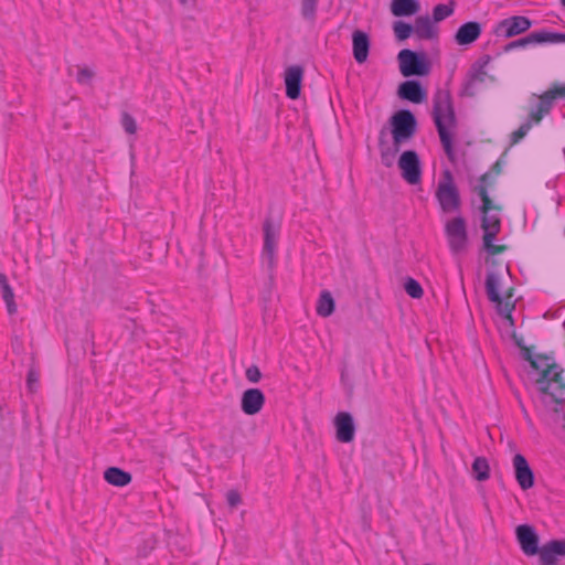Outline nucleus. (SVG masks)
<instances>
[{"label":"nucleus","instance_id":"f257e3e1","mask_svg":"<svg viewBox=\"0 0 565 565\" xmlns=\"http://www.w3.org/2000/svg\"><path fill=\"white\" fill-rule=\"evenodd\" d=\"M514 343L521 350L522 358L527 361L532 369L540 371L536 380L539 390L551 396L552 401L556 404H561L564 399L565 393V381L563 379V367L554 362L548 355L532 353L531 348L524 344L523 338L513 333L512 335Z\"/></svg>","mask_w":565,"mask_h":565},{"label":"nucleus","instance_id":"f03ea898","mask_svg":"<svg viewBox=\"0 0 565 565\" xmlns=\"http://www.w3.org/2000/svg\"><path fill=\"white\" fill-rule=\"evenodd\" d=\"M433 119L438 131L440 142L448 158L452 160V136L449 129L457 126V117L451 95L448 90L438 89L433 97Z\"/></svg>","mask_w":565,"mask_h":565},{"label":"nucleus","instance_id":"7ed1b4c3","mask_svg":"<svg viewBox=\"0 0 565 565\" xmlns=\"http://www.w3.org/2000/svg\"><path fill=\"white\" fill-rule=\"evenodd\" d=\"M490 178V172H486L480 178V184L476 186V192L480 196L482 204L480 206V212L482 214L481 217V228L483 231V235L488 233H492V235H498L501 231V218L499 213L502 207L493 203L492 199L489 196L488 186L491 183H487Z\"/></svg>","mask_w":565,"mask_h":565},{"label":"nucleus","instance_id":"20e7f679","mask_svg":"<svg viewBox=\"0 0 565 565\" xmlns=\"http://www.w3.org/2000/svg\"><path fill=\"white\" fill-rule=\"evenodd\" d=\"M435 196L444 213H456L460 211V193L455 184L452 173L449 170L443 172V178L438 182Z\"/></svg>","mask_w":565,"mask_h":565},{"label":"nucleus","instance_id":"39448f33","mask_svg":"<svg viewBox=\"0 0 565 565\" xmlns=\"http://www.w3.org/2000/svg\"><path fill=\"white\" fill-rule=\"evenodd\" d=\"M490 62L491 56L483 55L471 65L462 83V87L460 90L461 96L475 97L480 92L482 85L487 79L494 82V76L489 75L486 71V67Z\"/></svg>","mask_w":565,"mask_h":565},{"label":"nucleus","instance_id":"423d86ee","mask_svg":"<svg viewBox=\"0 0 565 565\" xmlns=\"http://www.w3.org/2000/svg\"><path fill=\"white\" fill-rule=\"evenodd\" d=\"M399 71L403 76H426L430 72V63L424 52L403 49L397 54Z\"/></svg>","mask_w":565,"mask_h":565},{"label":"nucleus","instance_id":"0eeeda50","mask_svg":"<svg viewBox=\"0 0 565 565\" xmlns=\"http://www.w3.org/2000/svg\"><path fill=\"white\" fill-rule=\"evenodd\" d=\"M392 127L393 143L401 146L414 137L417 130V120L415 115L408 109H401L390 118Z\"/></svg>","mask_w":565,"mask_h":565},{"label":"nucleus","instance_id":"6e6552de","mask_svg":"<svg viewBox=\"0 0 565 565\" xmlns=\"http://www.w3.org/2000/svg\"><path fill=\"white\" fill-rule=\"evenodd\" d=\"M565 43V33L551 32L545 29L534 31L524 38L512 41L503 46V52L508 53L515 49H524L536 44Z\"/></svg>","mask_w":565,"mask_h":565},{"label":"nucleus","instance_id":"1a4fd4ad","mask_svg":"<svg viewBox=\"0 0 565 565\" xmlns=\"http://www.w3.org/2000/svg\"><path fill=\"white\" fill-rule=\"evenodd\" d=\"M445 233L448 239L449 248L454 254H460L466 250L468 244V233L466 220L458 215L449 220L445 225Z\"/></svg>","mask_w":565,"mask_h":565},{"label":"nucleus","instance_id":"9d476101","mask_svg":"<svg viewBox=\"0 0 565 565\" xmlns=\"http://www.w3.org/2000/svg\"><path fill=\"white\" fill-rule=\"evenodd\" d=\"M402 178L408 184H418L422 180L420 160L415 150L404 151L398 159Z\"/></svg>","mask_w":565,"mask_h":565},{"label":"nucleus","instance_id":"9b49d317","mask_svg":"<svg viewBox=\"0 0 565 565\" xmlns=\"http://www.w3.org/2000/svg\"><path fill=\"white\" fill-rule=\"evenodd\" d=\"M500 277L494 271H489L486 278V291L488 299L494 302L498 307L499 312L505 318L512 321V311L515 306L512 302L507 301L503 303L502 297L499 292Z\"/></svg>","mask_w":565,"mask_h":565},{"label":"nucleus","instance_id":"f8f14e48","mask_svg":"<svg viewBox=\"0 0 565 565\" xmlns=\"http://www.w3.org/2000/svg\"><path fill=\"white\" fill-rule=\"evenodd\" d=\"M532 26V21L527 17L513 15L500 21L494 33L497 36L510 39L526 32Z\"/></svg>","mask_w":565,"mask_h":565},{"label":"nucleus","instance_id":"ddd939ff","mask_svg":"<svg viewBox=\"0 0 565 565\" xmlns=\"http://www.w3.org/2000/svg\"><path fill=\"white\" fill-rule=\"evenodd\" d=\"M515 536L525 555L533 556L539 554L541 557V547L539 546L540 539L532 525H518L515 529Z\"/></svg>","mask_w":565,"mask_h":565},{"label":"nucleus","instance_id":"4468645a","mask_svg":"<svg viewBox=\"0 0 565 565\" xmlns=\"http://www.w3.org/2000/svg\"><path fill=\"white\" fill-rule=\"evenodd\" d=\"M264 246L263 258L267 262L268 267L273 268L275 264V253L277 246L278 230L275 228L270 218H266L263 225Z\"/></svg>","mask_w":565,"mask_h":565},{"label":"nucleus","instance_id":"2eb2a0df","mask_svg":"<svg viewBox=\"0 0 565 565\" xmlns=\"http://www.w3.org/2000/svg\"><path fill=\"white\" fill-rule=\"evenodd\" d=\"M265 395L259 388H248L243 392L241 398L242 412L253 416L258 414L265 405Z\"/></svg>","mask_w":565,"mask_h":565},{"label":"nucleus","instance_id":"dca6fc26","mask_svg":"<svg viewBox=\"0 0 565 565\" xmlns=\"http://www.w3.org/2000/svg\"><path fill=\"white\" fill-rule=\"evenodd\" d=\"M513 468L515 479L522 490H527L534 486V473L531 469L526 458L516 454L513 457Z\"/></svg>","mask_w":565,"mask_h":565},{"label":"nucleus","instance_id":"f3484780","mask_svg":"<svg viewBox=\"0 0 565 565\" xmlns=\"http://www.w3.org/2000/svg\"><path fill=\"white\" fill-rule=\"evenodd\" d=\"M335 437L340 443H351L354 439L355 425L350 413L340 412L334 418Z\"/></svg>","mask_w":565,"mask_h":565},{"label":"nucleus","instance_id":"a211bd4d","mask_svg":"<svg viewBox=\"0 0 565 565\" xmlns=\"http://www.w3.org/2000/svg\"><path fill=\"white\" fill-rule=\"evenodd\" d=\"M303 78V67L291 65L285 71L286 95L290 99H297L301 93V83Z\"/></svg>","mask_w":565,"mask_h":565},{"label":"nucleus","instance_id":"6ab92c4d","mask_svg":"<svg viewBox=\"0 0 565 565\" xmlns=\"http://www.w3.org/2000/svg\"><path fill=\"white\" fill-rule=\"evenodd\" d=\"M397 94L399 98L414 104H420L427 98V92L423 85L416 79L403 82L398 86Z\"/></svg>","mask_w":565,"mask_h":565},{"label":"nucleus","instance_id":"aec40b11","mask_svg":"<svg viewBox=\"0 0 565 565\" xmlns=\"http://www.w3.org/2000/svg\"><path fill=\"white\" fill-rule=\"evenodd\" d=\"M352 46L354 60L362 64L369 57L371 41L366 32L362 30H355L352 33Z\"/></svg>","mask_w":565,"mask_h":565},{"label":"nucleus","instance_id":"412c9836","mask_svg":"<svg viewBox=\"0 0 565 565\" xmlns=\"http://www.w3.org/2000/svg\"><path fill=\"white\" fill-rule=\"evenodd\" d=\"M482 32L481 24L477 21H469L459 26L455 34V41L459 45H469L478 40Z\"/></svg>","mask_w":565,"mask_h":565},{"label":"nucleus","instance_id":"4be33fe9","mask_svg":"<svg viewBox=\"0 0 565 565\" xmlns=\"http://www.w3.org/2000/svg\"><path fill=\"white\" fill-rule=\"evenodd\" d=\"M557 556H565V540H552L541 547L542 565H556Z\"/></svg>","mask_w":565,"mask_h":565},{"label":"nucleus","instance_id":"5701e85b","mask_svg":"<svg viewBox=\"0 0 565 565\" xmlns=\"http://www.w3.org/2000/svg\"><path fill=\"white\" fill-rule=\"evenodd\" d=\"M413 29L419 40H433L438 35V30L429 15L417 17Z\"/></svg>","mask_w":565,"mask_h":565},{"label":"nucleus","instance_id":"b1692460","mask_svg":"<svg viewBox=\"0 0 565 565\" xmlns=\"http://www.w3.org/2000/svg\"><path fill=\"white\" fill-rule=\"evenodd\" d=\"M419 10L420 4L417 0H393L391 3V12L395 17H409Z\"/></svg>","mask_w":565,"mask_h":565},{"label":"nucleus","instance_id":"393cba45","mask_svg":"<svg viewBox=\"0 0 565 565\" xmlns=\"http://www.w3.org/2000/svg\"><path fill=\"white\" fill-rule=\"evenodd\" d=\"M553 108L551 102L545 97L544 94L539 96V100L531 108L527 120H531V124H540L544 116L548 115Z\"/></svg>","mask_w":565,"mask_h":565},{"label":"nucleus","instance_id":"a878e982","mask_svg":"<svg viewBox=\"0 0 565 565\" xmlns=\"http://www.w3.org/2000/svg\"><path fill=\"white\" fill-rule=\"evenodd\" d=\"M104 479L113 486L125 487L131 482V475L120 468L109 467L104 472Z\"/></svg>","mask_w":565,"mask_h":565},{"label":"nucleus","instance_id":"bb28decb","mask_svg":"<svg viewBox=\"0 0 565 565\" xmlns=\"http://www.w3.org/2000/svg\"><path fill=\"white\" fill-rule=\"evenodd\" d=\"M385 137H386V129L382 128L379 136V143L381 147V161L383 166L390 168L393 166L395 156L399 151V146H395L393 143V147H384L385 145Z\"/></svg>","mask_w":565,"mask_h":565},{"label":"nucleus","instance_id":"cd10ccee","mask_svg":"<svg viewBox=\"0 0 565 565\" xmlns=\"http://www.w3.org/2000/svg\"><path fill=\"white\" fill-rule=\"evenodd\" d=\"M334 311V300L331 296V294L327 290H323L320 294V297L318 299L317 303V313L320 317L327 318L331 316Z\"/></svg>","mask_w":565,"mask_h":565},{"label":"nucleus","instance_id":"c85d7f7f","mask_svg":"<svg viewBox=\"0 0 565 565\" xmlns=\"http://www.w3.org/2000/svg\"><path fill=\"white\" fill-rule=\"evenodd\" d=\"M319 0H300V14L309 24L316 23Z\"/></svg>","mask_w":565,"mask_h":565},{"label":"nucleus","instance_id":"c756f323","mask_svg":"<svg viewBox=\"0 0 565 565\" xmlns=\"http://www.w3.org/2000/svg\"><path fill=\"white\" fill-rule=\"evenodd\" d=\"M472 473L478 481H486L490 477V467L484 457H477L472 463Z\"/></svg>","mask_w":565,"mask_h":565},{"label":"nucleus","instance_id":"7c9ffc66","mask_svg":"<svg viewBox=\"0 0 565 565\" xmlns=\"http://www.w3.org/2000/svg\"><path fill=\"white\" fill-rule=\"evenodd\" d=\"M393 31L397 41H405L412 35L414 29L412 24L397 20L393 23Z\"/></svg>","mask_w":565,"mask_h":565},{"label":"nucleus","instance_id":"2f4dec72","mask_svg":"<svg viewBox=\"0 0 565 565\" xmlns=\"http://www.w3.org/2000/svg\"><path fill=\"white\" fill-rule=\"evenodd\" d=\"M497 235H492V233H488L487 235L482 236L483 241V248L489 253L490 255H499L504 253L508 249L507 245H497L493 243Z\"/></svg>","mask_w":565,"mask_h":565},{"label":"nucleus","instance_id":"473e14b6","mask_svg":"<svg viewBox=\"0 0 565 565\" xmlns=\"http://www.w3.org/2000/svg\"><path fill=\"white\" fill-rule=\"evenodd\" d=\"M545 97L554 106V102L558 98H565V84L553 83L551 87L543 93Z\"/></svg>","mask_w":565,"mask_h":565},{"label":"nucleus","instance_id":"72a5a7b5","mask_svg":"<svg viewBox=\"0 0 565 565\" xmlns=\"http://www.w3.org/2000/svg\"><path fill=\"white\" fill-rule=\"evenodd\" d=\"M404 289L408 296L415 299L422 298L424 291L420 284L412 277L406 278Z\"/></svg>","mask_w":565,"mask_h":565},{"label":"nucleus","instance_id":"f704fd0d","mask_svg":"<svg viewBox=\"0 0 565 565\" xmlns=\"http://www.w3.org/2000/svg\"><path fill=\"white\" fill-rule=\"evenodd\" d=\"M454 13V7L452 3L450 6L448 4H437L433 10V21L434 22H440L445 20L446 18L450 17Z\"/></svg>","mask_w":565,"mask_h":565},{"label":"nucleus","instance_id":"c9c22d12","mask_svg":"<svg viewBox=\"0 0 565 565\" xmlns=\"http://www.w3.org/2000/svg\"><path fill=\"white\" fill-rule=\"evenodd\" d=\"M2 298L7 305V309H8V312L10 315H13L17 312V306H15V302H14V294H13V290L12 288L10 287L9 284H6V286H2Z\"/></svg>","mask_w":565,"mask_h":565},{"label":"nucleus","instance_id":"e433bc0d","mask_svg":"<svg viewBox=\"0 0 565 565\" xmlns=\"http://www.w3.org/2000/svg\"><path fill=\"white\" fill-rule=\"evenodd\" d=\"M532 126L531 120L526 119L515 131L512 132L511 142L514 145L522 140L531 130Z\"/></svg>","mask_w":565,"mask_h":565},{"label":"nucleus","instance_id":"4c0bfd02","mask_svg":"<svg viewBox=\"0 0 565 565\" xmlns=\"http://www.w3.org/2000/svg\"><path fill=\"white\" fill-rule=\"evenodd\" d=\"M95 76V73L93 70L88 67H79L76 81L81 85H87L90 84L93 77Z\"/></svg>","mask_w":565,"mask_h":565},{"label":"nucleus","instance_id":"58836bf2","mask_svg":"<svg viewBox=\"0 0 565 565\" xmlns=\"http://www.w3.org/2000/svg\"><path fill=\"white\" fill-rule=\"evenodd\" d=\"M39 380H40L39 372L35 369L31 367L29 370L28 376H26V385H28V390L30 391V393L36 392Z\"/></svg>","mask_w":565,"mask_h":565},{"label":"nucleus","instance_id":"ea45409f","mask_svg":"<svg viewBox=\"0 0 565 565\" xmlns=\"http://www.w3.org/2000/svg\"><path fill=\"white\" fill-rule=\"evenodd\" d=\"M121 125L127 134H135L137 130V124L135 118L128 113H124L121 116Z\"/></svg>","mask_w":565,"mask_h":565},{"label":"nucleus","instance_id":"a19ab883","mask_svg":"<svg viewBox=\"0 0 565 565\" xmlns=\"http://www.w3.org/2000/svg\"><path fill=\"white\" fill-rule=\"evenodd\" d=\"M245 375L250 383H258L262 379L259 367L254 364L246 369Z\"/></svg>","mask_w":565,"mask_h":565},{"label":"nucleus","instance_id":"79ce46f5","mask_svg":"<svg viewBox=\"0 0 565 565\" xmlns=\"http://www.w3.org/2000/svg\"><path fill=\"white\" fill-rule=\"evenodd\" d=\"M226 501L231 508H236L242 502L239 492L236 490H230L226 493Z\"/></svg>","mask_w":565,"mask_h":565},{"label":"nucleus","instance_id":"37998d69","mask_svg":"<svg viewBox=\"0 0 565 565\" xmlns=\"http://www.w3.org/2000/svg\"><path fill=\"white\" fill-rule=\"evenodd\" d=\"M492 172L494 173V175H492L490 173V178L488 179V182L487 183H491L490 185H492L494 183V177L495 175H499L501 173V163L500 161H497L492 168H491Z\"/></svg>","mask_w":565,"mask_h":565},{"label":"nucleus","instance_id":"c03bdc74","mask_svg":"<svg viewBox=\"0 0 565 565\" xmlns=\"http://www.w3.org/2000/svg\"><path fill=\"white\" fill-rule=\"evenodd\" d=\"M8 282L7 276L4 274H0V287L6 286Z\"/></svg>","mask_w":565,"mask_h":565},{"label":"nucleus","instance_id":"a18cd8bd","mask_svg":"<svg viewBox=\"0 0 565 565\" xmlns=\"http://www.w3.org/2000/svg\"><path fill=\"white\" fill-rule=\"evenodd\" d=\"M179 2L182 4V6H189V4H194L195 3V0H179Z\"/></svg>","mask_w":565,"mask_h":565},{"label":"nucleus","instance_id":"49530a36","mask_svg":"<svg viewBox=\"0 0 565 565\" xmlns=\"http://www.w3.org/2000/svg\"><path fill=\"white\" fill-rule=\"evenodd\" d=\"M513 296V289L511 288L508 292H507V297L510 298Z\"/></svg>","mask_w":565,"mask_h":565},{"label":"nucleus","instance_id":"de8ad7c7","mask_svg":"<svg viewBox=\"0 0 565 565\" xmlns=\"http://www.w3.org/2000/svg\"><path fill=\"white\" fill-rule=\"evenodd\" d=\"M562 4L565 7V0H561Z\"/></svg>","mask_w":565,"mask_h":565}]
</instances>
